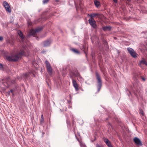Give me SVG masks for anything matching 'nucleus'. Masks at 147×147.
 <instances>
[{"mask_svg":"<svg viewBox=\"0 0 147 147\" xmlns=\"http://www.w3.org/2000/svg\"><path fill=\"white\" fill-rule=\"evenodd\" d=\"M97 147H101V146H100L99 145H98L97 146Z\"/></svg>","mask_w":147,"mask_h":147,"instance_id":"obj_33","label":"nucleus"},{"mask_svg":"<svg viewBox=\"0 0 147 147\" xmlns=\"http://www.w3.org/2000/svg\"><path fill=\"white\" fill-rule=\"evenodd\" d=\"M77 139L80 143L82 142V140L81 138H77Z\"/></svg>","mask_w":147,"mask_h":147,"instance_id":"obj_23","label":"nucleus"},{"mask_svg":"<svg viewBox=\"0 0 147 147\" xmlns=\"http://www.w3.org/2000/svg\"><path fill=\"white\" fill-rule=\"evenodd\" d=\"M70 77L71 78L73 86L76 91L79 90L78 86L76 80L74 79V77H76V73L73 72H71L70 73Z\"/></svg>","mask_w":147,"mask_h":147,"instance_id":"obj_2","label":"nucleus"},{"mask_svg":"<svg viewBox=\"0 0 147 147\" xmlns=\"http://www.w3.org/2000/svg\"><path fill=\"white\" fill-rule=\"evenodd\" d=\"M41 30V29L40 28H37L35 30L32 29L30 30L29 34L28 35V36L29 37L30 36L34 35L35 34Z\"/></svg>","mask_w":147,"mask_h":147,"instance_id":"obj_8","label":"nucleus"},{"mask_svg":"<svg viewBox=\"0 0 147 147\" xmlns=\"http://www.w3.org/2000/svg\"><path fill=\"white\" fill-rule=\"evenodd\" d=\"M49 0H43L42 1L43 3V4H45L47 3L49 1Z\"/></svg>","mask_w":147,"mask_h":147,"instance_id":"obj_21","label":"nucleus"},{"mask_svg":"<svg viewBox=\"0 0 147 147\" xmlns=\"http://www.w3.org/2000/svg\"><path fill=\"white\" fill-rule=\"evenodd\" d=\"M80 75L79 73L78 72H77L76 73V77H78V76H79Z\"/></svg>","mask_w":147,"mask_h":147,"instance_id":"obj_22","label":"nucleus"},{"mask_svg":"<svg viewBox=\"0 0 147 147\" xmlns=\"http://www.w3.org/2000/svg\"><path fill=\"white\" fill-rule=\"evenodd\" d=\"M94 3L95 5L97 7H98L100 6V3L98 1L95 0L94 1Z\"/></svg>","mask_w":147,"mask_h":147,"instance_id":"obj_15","label":"nucleus"},{"mask_svg":"<svg viewBox=\"0 0 147 147\" xmlns=\"http://www.w3.org/2000/svg\"><path fill=\"white\" fill-rule=\"evenodd\" d=\"M24 49H25V47H24Z\"/></svg>","mask_w":147,"mask_h":147,"instance_id":"obj_36","label":"nucleus"},{"mask_svg":"<svg viewBox=\"0 0 147 147\" xmlns=\"http://www.w3.org/2000/svg\"><path fill=\"white\" fill-rule=\"evenodd\" d=\"M96 79L97 80V83H98V91H99L102 86V81L98 73H96Z\"/></svg>","mask_w":147,"mask_h":147,"instance_id":"obj_3","label":"nucleus"},{"mask_svg":"<svg viewBox=\"0 0 147 147\" xmlns=\"http://www.w3.org/2000/svg\"><path fill=\"white\" fill-rule=\"evenodd\" d=\"M140 113L142 115H144V113H143V112L142 111V110H141L140 111Z\"/></svg>","mask_w":147,"mask_h":147,"instance_id":"obj_25","label":"nucleus"},{"mask_svg":"<svg viewBox=\"0 0 147 147\" xmlns=\"http://www.w3.org/2000/svg\"><path fill=\"white\" fill-rule=\"evenodd\" d=\"M0 69L1 70H3L4 69L3 64L1 63H0Z\"/></svg>","mask_w":147,"mask_h":147,"instance_id":"obj_18","label":"nucleus"},{"mask_svg":"<svg viewBox=\"0 0 147 147\" xmlns=\"http://www.w3.org/2000/svg\"><path fill=\"white\" fill-rule=\"evenodd\" d=\"M29 1H31V0H28Z\"/></svg>","mask_w":147,"mask_h":147,"instance_id":"obj_38","label":"nucleus"},{"mask_svg":"<svg viewBox=\"0 0 147 147\" xmlns=\"http://www.w3.org/2000/svg\"><path fill=\"white\" fill-rule=\"evenodd\" d=\"M28 24L29 26H31L32 25V23L30 21H28Z\"/></svg>","mask_w":147,"mask_h":147,"instance_id":"obj_24","label":"nucleus"},{"mask_svg":"<svg viewBox=\"0 0 147 147\" xmlns=\"http://www.w3.org/2000/svg\"><path fill=\"white\" fill-rule=\"evenodd\" d=\"M3 39V37L2 36H0V40L2 41Z\"/></svg>","mask_w":147,"mask_h":147,"instance_id":"obj_26","label":"nucleus"},{"mask_svg":"<svg viewBox=\"0 0 147 147\" xmlns=\"http://www.w3.org/2000/svg\"><path fill=\"white\" fill-rule=\"evenodd\" d=\"M80 144L81 147H86L85 145L82 142H81Z\"/></svg>","mask_w":147,"mask_h":147,"instance_id":"obj_19","label":"nucleus"},{"mask_svg":"<svg viewBox=\"0 0 147 147\" xmlns=\"http://www.w3.org/2000/svg\"><path fill=\"white\" fill-rule=\"evenodd\" d=\"M71 51L76 53L78 54L79 53V51L76 49H71Z\"/></svg>","mask_w":147,"mask_h":147,"instance_id":"obj_17","label":"nucleus"},{"mask_svg":"<svg viewBox=\"0 0 147 147\" xmlns=\"http://www.w3.org/2000/svg\"><path fill=\"white\" fill-rule=\"evenodd\" d=\"M114 2L115 3H117V0H113Z\"/></svg>","mask_w":147,"mask_h":147,"instance_id":"obj_28","label":"nucleus"},{"mask_svg":"<svg viewBox=\"0 0 147 147\" xmlns=\"http://www.w3.org/2000/svg\"><path fill=\"white\" fill-rule=\"evenodd\" d=\"M142 80L143 81H145V79L144 78H142Z\"/></svg>","mask_w":147,"mask_h":147,"instance_id":"obj_31","label":"nucleus"},{"mask_svg":"<svg viewBox=\"0 0 147 147\" xmlns=\"http://www.w3.org/2000/svg\"><path fill=\"white\" fill-rule=\"evenodd\" d=\"M104 141L106 143L107 145L109 147H113L111 145V143L109 140L107 138H105L104 140Z\"/></svg>","mask_w":147,"mask_h":147,"instance_id":"obj_12","label":"nucleus"},{"mask_svg":"<svg viewBox=\"0 0 147 147\" xmlns=\"http://www.w3.org/2000/svg\"><path fill=\"white\" fill-rule=\"evenodd\" d=\"M103 29L104 31L107 30H110L111 29V27L110 26H106L103 28Z\"/></svg>","mask_w":147,"mask_h":147,"instance_id":"obj_16","label":"nucleus"},{"mask_svg":"<svg viewBox=\"0 0 147 147\" xmlns=\"http://www.w3.org/2000/svg\"><path fill=\"white\" fill-rule=\"evenodd\" d=\"M37 22H34V23H37Z\"/></svg>","mask_w":147,"mask_h":147,"instance_id":"obj_35","label":"nucleus"},{"mask_svg":"<svg viewBox=\"0 0 147 147\" xmlns=\"http://www.w3.org/2000/svg\"><path fill=\"white\" fill-rule=\"evenodd\" d=\"M39 20H40V19H38V20L37 21V22H39L40 21Z\"/></svg>","mask_w":147,"mask_h":147,"instance_id":"obj_37","label":"nucleus"},{"mask_svg":"<svg viewBox=\"0 0 147 147\" xmlns=\"http://www.w3.org/2000/svg\"><path fill=\"white\" fill-rule=\"evenodd\" d=\"M88 22L92 27L94 28H95L97 27L96 22L94 18H90L88 20Z\"/></svg>","mask_w":147,"mask_h":147,"instance_id":"obj_4","label":"nucleus"},{"mask_svg":"<svg viewBox=\"0 0 147 147\" xmlns=\"http://www.w3.org/2000/svg\"><path fill=\"white\" fill-rule=\"evenodd\" d=\"M77 77L78 78V79H81L82 78L80 75L79 76H78Z\"/></svg>","mask_w":147,"mask_h":147,"instance_id":"obj_27","label":"nucleus"},{"mask_svg":"<svg viewBox=\"0 0 147 147\" xmlns=\"http://www.w3.org/2000/svg\"><path fill=\"white\" fill-rule=\"evenodd\" d=\"M59 0H56V2H58Z\"/></svg>","mask_w":147,"mask_h":147,"instance_id":"obj_34","label":"nucleus"},{"mask_svg":"<svg viewBox=\"0 0 147 147\" xmlns=\"http://www.w3.org/2000/svg\"><path fill=\"white\" fill-rule=\"evenodd\" d=\"M18 33L19 36L22 39V42L23 43H24L25 42L24 41V40H25V39L24 38V37L22 32L20 31H19L18 32Z\"/></svg>","mask_w":147,"mask_h":147,"instance_id":"obj_11","label":"nucleus"},{"mask_svg":"<svg viewBox=\"0 0 147 147\" xmlns=\"http://www.w3.org/2000/svg\"><path fill=\"white\" fill-rule=\"evenodd\" d=\"M142 65H145L147 66V62L144 59H143L140 61L139 65L140 67H142Z\"/></svg>","mask_w":147,"mask_h":147,"instance_id":"obj_10","label":"nucleus"},{"mask_svg":"<svg viewBox=\"0 0 147 147\" xmlns=\"http://www.w3.org/2000/svg\"><path fill=\"white\" fill-rule=\"evenodd\" d=\"M3 6L5 8L6 11L9 13H11V10L10 7L8 3L6 1H4L3 3Z\"/></svg>","mask_w":147,"mask_h":147,"instance_id":"obj_5","label":"nucleus"},{"mask_svg":"<svg viewBox=\"0 0 147 147\" xmlns=\"http://www.w3.org/2000/svg\"><path fill=\"white\" fill-rule=\"evenodd\" d=\"M10 92H11V93H13V90H10Z\"/></svg>","mask_w":147,"mask_h":147,"instance_id":"obj_30","label":"nucleus"},{"mask_svg":"<svg viewBox=\"0 0 147 147\" xmlns=\"http://www.w3.org/2000/svg\"><path fill=\"white\" fill-rule=\"evenodd\" d=\"M46 67L48 72L50 74L52 73V69L49 62L47 61H45Z\"/></svg>","mask_w":147,"mask_h":147,"instance_id":"obj_6","label":"nucleus"},{"mask_svg":"<svg viewBox=\"0 0 147 147\" xmlns=\"http://www.w3.org/2000/svg\"><path fill=\"white\" fill-rule=\"evenodd\" d=\"M134 141L137 145H141L142 143L140 140L138 138L135 137L134 139Z\"/></svg>","mask_w":147,"mask_h":147,"instance_id":"obj_9","label":"nucleus"},{"mask_svg":"<svg viewBox=\"0 0 147 147\" xmlns=\"http://www.w3.org/2000/svg\"><path fill=\"white\" fill-rule=\"evenodd\" d=\"M26 56L24 50H22L19 53L11 56H8L6 57L7 59L9 61H18L23 56Z\"/></svg>","mask_w":147,"mask_h":147,"instance_id":"obj_1","label":"nucleus"},{"mask_svg":"<svg viewBox=\"0 0 147 147\" xmlns=\"http://www.w3.org/2000/svg\"><path fill=\"white\" fill-rule=\"evenodd\" d=\"M98 15V14L96 13H93L90 14L89 16L90 17V18H93V17L96 16H97Z\"/></svg>","mask_w":147,"mask_h":147,"instance_id":"obj_14","label":"nucleus"},{"mask_svg":"<svg viewBox=\"0 0 147 147\" xmlns=\"http://www.w3.org/2000/svg\"><path fill=\"white\" fill-rule=\"evenodd\" d=\"M44 119H40V124L41 125H42L44 123Z\"/></svg>","mask_w":147,"mask_h":147,"instance_id":"obj_20","label":"nucleus"},{"mask_svg":"<svg viewBox=\"0 0 147 147\" xmlns=\"http://www.w3.org/2000/svg\"><path fill=\"white\" fill-rule=\"evenodd\" d=\"M127 50L131 56L134 57H137L136 54L134 50L131 48H128Z\"/></svg>","mask_w":147,"mask_h":147,"instance_id":"obj_7","label":"nucleus"},{"mask_svg":"<svg viewBox=\"0 0 147 147\" xmlns=\"http://www.w3.org/2000/svg\"><path fill=\"white\" fill-rule=\"evenodd\" d=\"M25 76H28V74H25Z\"/></svg>","mask_w":147,"mask_h":147,"instance_id":"obj_32","label":"nucleus"},{"mask_svg":"<svg viewBox=\"0 0 147 147\" xmlns=\"http://www.w3.org/2000/svg\"><path fill=\"white\" fill-rule=\"evenodd\" d=\"M40 119H44L43 116V115H42L41 116Z\"/></svg>","mask_w":147,"mask_h":147,"instance_id":"obj_29","label":"nucleus"},{"mask_svg":"<svg viewBox=\"0 0 147 147\" xmlns=\"http://www.w3.org/2000/svg\"><path fill=\"white\" fill-rule=\"evenodd\" d=\"M51 42L49 40H47L44 42V45L45 47L49 46L51 44Z\"/></svg>","mask_w":147,"mask_h":147,"instance_id":"obj_13","label":"nucleus"}]
</instances>
